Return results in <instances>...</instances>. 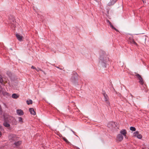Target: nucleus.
Instances as JSON below:
<instances>
[{
    "instance_id": "obj_20",
    "label": "nucleus",
    "mask_w": 149,
    "mask_h": 149,
    "mask_svg": "<svg viewBox=\"0 0 149 149\" xmlns=\"http://www.w3.org/2000/svg\"><path fill=\"white\" fill-rule=\"evenodd\" d=\"M130 130L133 131H135L136 130V128L133 127H131L130 128Z\"/></svg>"
},
{
    "instance_id": "obj_2",
    "label": "nucleus",
    "mask_w": 149,
    "mask_h": 149,
    "mask_svg": "<svg viewBox=\"0 0 149 149\" xmlns=\"http://www.w3.org/2000/svg\"><path fill=\"white\" fill-rule=\"evenodd\" d=\"M71 82L74 85H78V75L76 72H74L70 79Z\"/></svg>"
},
{
    "instance_id": "obj_5",
    "label": "nucleus",
    "mask_w": 149,
    "mask_h": 149,
    "mask_svg": "<svg viewBox=\"0 0 149 149\" xmlns=\"http://www.w3.org/2000/svg\"><path fill=\"white\" fill-rule=\"evenodd\" d=\"M16 136V135L15 134H10L9 136V138L12 140L14 141L15 140Z\"/></svg>"
},
{
    "instance_id": "obj_24",
    "label": "nucleus",
    "mask_w": 149,
    "mask_h": 149,
    "mask_svg": "<svg viewBox=\"0 0 149 149\" xmlns=\"http://www.w3.org/2000/svg\"><path fill=\"white\" fill-rule=\"evenodd\" d=\"M106 102V105L107 106H110V102L108 100H107L106 101H105Z\"/></svg>"
},
{
    "instance_id": "obj_23",
    "label": "nucleus",
    "mask_w": 149,
    "mask_h": 149,
    "mask_svg": "<svg viewBox=\"0 0 149 149\" xmlns=\"http://www.w3.org/2000/svg\"><path fill=\"white\" fill-rule=\"evenodd\" d=\"M63 140L65 141V142H66L67 143H69V141H68V140L65 137H63Z\"/></svg>"
},
{
    "instance_id": "obj_31",
    "label": "nucleus",
    "mask_w": 149,
    "mask_h": 149,
    "mask_svg": "<svg viewBox=\"0 0 149 149\" xmlns=\"http://www.w3.org/2000/svg\"><path fill=\"white\" fill-rule=\"evenodd\" d=\"M74 134L76 136H77L78 137V136H77V135L75 134Z\"/></svg>"
},
{
    "instance_id": "obj_19",
    "label": "nucleus",
    "mask_w": 149,
    "mask_h": 149,
    "mask_svg": "<svg viewBox=\"0 0 149 149\" xmlns=\"http://www.w3.org/2000/svg\"><path fill=\"white\" fill-rule=\"evenodd\" d=\"M139 134V132L138 131H136L134 132L133 134L134 136L135 137H136V136Z\"/></svg>"
},
{
    "instance_id": "obj_21",
    "label": "nucleus",
    "mask_w": 149,
    "mask_h": 149,
    "mask_svg": "<svg viewBox=\"0 0 149 149\" xmlns=\"http://www.w3.org/2000/svg\"><path fill=\"white\" fill-rule=\"evenodd\" d=\"M3 80L2 77V76L0 74V83L1 84H3Z\"/></svg>"
},
{
    "instance_id": "obj_38",
    "label": "nucleus",
    "mask_w": 149,
    "mask_h": 149,
    "mask_svg": "<svg viewBox=\"0 0 149 149\" xmlns=\"http://www.w3.org/2000/svg\"><path fill=\"white\" fill-rule=\"evenodd\" d=\"M10 49L11 50H12V49Z\"/></svg>"
},
{
    "instance_id": "obj_17",
    "label": "nucleus",
    "mask_w": 149,
    "mask_h": 149,
    "mask_svg": "<svg viewBox=\"0 0 149 149\" xmlns=\"http://www.w3.org/2000/svg\"><path fill=\"white\" fill-rule=\"evenodd\" d=\"M26 103L28 105L32 104L33 103L32 101L31 100H27Z\"/></svg>"
},
{
    "instance_id": "obj_18",
    "label": "nucleus",
    "mask_w": 149,
    "mask_h": 149,
    "mask_svg": "<svg viewBox=\"0 0 149 149\" xmlns=\"http://www.w3.org/2000/svg\"><path fill=\"white\" fill-rule=\"evenodd\" d=\"M11 27L14 30L16 27V25L15 24V23H14V24L11 23Z\"/></svg>"
},
{
    "instance_id": "obj_13",
    "label": "nucleus",
    "mask_w": 149,
    "mask_h": 149,
    "mask_svg": "<svg viewBox=\"0 0 149 149\" xmlns=\"http://www.w3.org/2000/svg\"><path fill=\"white\" fill-rule=\"evenodd\" d=\"M19 96L17 95L15 93H13L12 94V97L13 98L17 99L19 97Z\"/></svg>"
},
{
    "instance_id": "obj_1",
    "label": "nucleus",
    "mask_w": 149,
    "mask_h": 149,
    "mask_svg": "<svg viewBox=\"0 0 149 149\" xmlns=\"http://www.w3.org/2000/svg\"><path fill=\"white\" fill-rule=\"evenodd\" d=\"M108 60V57L105 52L101 51L100 52L99 63L102 66L106 68L107 67V62Z\"/></svg>"
},
{
    "instance_id": "obj_15",
    "label": "nucleus",
    "mask_w": 149,
    "mask_h": 149,
    "mask_svg": "<svg viewBox=\"0 0 149 149\" xmlns=\"http://www.w3.org/2000/svg\"><path fill=\"white\" fill-rule=\"evenodd\" d=\"M21 143V141H18L17 142H15L14 143V144H15V146H18Z\"/></svg>"
},
{
    "instance_id": "obj_9",
    "label": "nucleus",
    "mask_w": 149,
    "mask_h": 149,
    "mask_svg": "<svg viewBox=\"0 0 149 149\" xmlns=\"http://www.w3.org/2000/svg\"><path fill=\"white\" fill-rule=\"evenodd\" d=\"M117 0H111L108 3V5L110 6L113 5Z\"/></svg>"
},
{
    "instance_id": "obj_36",
    "label": "nucleus",
    "mask_w": 149,
    "mask_h": 149,
    "mask_svg": "<svg viewBox=\"0 0 149 149\" xmlns=\"http://www.w3.org/2000/svg\"><path fill=\"white\" fill-rule=\"evenodd\" d=\"M17 123V122H16V123H15V124H16Z\"/></svg>"
},
{
    "instance_id": "obj_4",
    "label": "nucleus",
    "mask_w": 149,
    "mask_h": 149,
    "mask_svg": "<svg viewBox=\"0 0 149 149\" xmlns=\"http://www.w3.org/2000/svg\"><path fill=\"white\" fill-rule=\"evenodd\" d=\"M123 135L121 134H118L117 136V139L118 141H121L123 139Z\"/></svg>"
},
{
    "instance_id": "obj_22",
    "label": "nucleus",
    "mask_w": 149,
    "mask_h": 149,
    "mask_svg": "<svg viewBox=\"0 0 149 149\" xmlns=\"http://www.w3.org/2000/svg\"><path fill=\"white\" fill-rule=\"evenodd\" d=\"M137 138L139 139H141L142 138V136L141 134H139L137 136Z\"/></svg>"
},
{
    "instance_id": "obj_14",
    "label": "nucleus",
    "mask_w": 149,
    "mask_h": 149,
    "mask_svg": "<svg viewBox=\"0 0 149 149\" xmlns=\"http://www.w3.org/2000/svg\"><path fill=\"white\" fill-rule=\"evenodd\" d=\"M3 125L5 127H9L10 126V125L6 122H4Z\"/></svg>"
},
{
    "instance_id": "obj_3",
    "label": "nucleus",
    "mask_w": 149,
    "mask_h": 149,
    "mask_svg": "<svg viewBox=\"0 0 149 149\" xmlns=\"http://www.w3.org/2000/svg\"><path fill=\"white\" fill-rule=\"evenodd\" d=\"M136 76L139 79V83L141 84H143V80L141 76L139 74H137L136 75Z\"/></svg>"
},
{
    "instance_id": "obj_29",
    "label": "nucleus",
    "mask_w": 149,
    "mask_h": 149,
    "mask_svg": "<svg viewBox=\"0 0 149 149\" xmlns=\"http://www.w3.org/2000/svg\"><path fill=\"white\" fill-rule=\"evenodd\" d=\"M8 93H7V92H5L4 94H3V95H8Z\"/></svg>"
},
{
    "instance_id": "obj_30",
    "label": "nucleus",
    "mask_w": 149,
    "mask_h": 149,
    "mask_svg": "<svg viewBox=\"0 0 149 149\" xmlns=\"http://www.w3.org/2000/svg\"><path fill=\"white\" fill-rule=\"evenodd\" d=\"M2 135V133L0 131V137H1V136Z\"/></svg>"
},
{
    "instance_id": "obj_32",
    "label": "nucleus",
    "mask_w": 149,
    "mask_h": 149,
    "mask_svg": "<svg viewBox=\"0 0 149 149\" xmlns=\"http://www.w3.org/2000/svg\"><path fill=\"white\" fill-rule=\"evenodd\" d=\"M56 68H59V69H60V68H58V67H56Z\"/></svg>"
},
{
    "instance_id": "obj_6",
    "label": "nucleus",
    "mask_w": 149,
    "mask_h": 149,
    "mask_svg": "<svg viewBox=\"0 0 149 149\" xmlns=\"http://www.w3.org/2000/svg\"><path fill=\"white\" fill-rule=\"evenodd\" d=\"M17 113L19 116H22L24 114L23 111L21 109H18L17 110Z\"/></svg>"
},
{
    "instance_id": "obj_12",
    "label": "nucleus",
    "mask_w": 149,
    "mask_h": 149,
    "mask_svg": "<svg viewBox=\"0 0 149 149\" xmlns=\"http://www.w3.org/2000/svg\"><path fill=\"white\" fill-rule=\"evenodd\" d=\"M29 111L31 114L34 115L36 114V112H35L33 108H30L29 109Z\"/></svg>"
},
{
    "instance_id": "obj_8",
    "label": "nucleus",
    "mask_w": 149,
    "mask_h": 149,
    "mask_svg": "<svg viewBox=\"0 0 149 149\" xmlns=\"http://www.w3.org/2000/svg\"><path fill=\"white\" fill-rule=\"evenodd\" d=\"M103 94L104 96V101H106L107 100H108L109 98L104 91H103Z\"/></svg>"
},
{
    "instance_id": "obj_25",
    "label": "nucleus",
    "mask_w": 149,
    "mask_h": 149,
    "mask_svg": "<svg viewBox=\"0 0 149 149\" xmlns=\"http://www.w3.org/2000/svg\"><path fill=\"white\" fill-rule=\"evenodd\" d=\"M132 42L135 44V45H137V44L135 42V41H134V39H132Z\"/></svg>"
},
{
    "instance_id": "obj_7",
    "label": "nucleus",
    "mask_w": 149,
    "mask_h": 149,
    "mask_svg": "<svg viewBox=\"0 0 149 149\" xmlns=\"http://www.w3.org/2000/svg\"><path fill=\"white\" fill-rule=\"evenodd\" d=\"M107 22L109 23L110 27L112 29H114L116 31H118L117 29H116L113 26L111 22L109 20H108Z\"/></svg>"
},
{
    "instance_id": "obj_33",
    "label": "nucleus",
    "mask_w": 149,
    "mask_h": 149,
    "mask_svg": "<svg viewBox=\"0 0 149 149\" xmlns=\"http://www.w3.org/2000/svg\"><path fill=\"white\" fill-rule=\"evenodd\" d=\"M13 22H14V19H13Z\"/></svg>"
},
{
    "instance_id": "obj_27",
    "label": "nucleus",
    "mask_w": 149,
    "mask_h": 149,
    "mask_svg": "<svg viewBox=\"0 0 149 149\" xmlns=\"http://www.w3.org/2000/svg\"><path fill=\"white\" fill-rule=\"evenodd\" d=\"M31 68L33 69H36V68L35 67L33 66H32V67H31Z\"/></svg>"
},
{
    "instance_id": "obj_16",
    "label": "nucleus",
    "mask_w": 149,
    "mask_h": 149,
    "mask_svg": "<svg viewBox=\"0 0 149 149\" xmlns=\"http://www.w3.org/2000/svg\"><path fill=\"white\" fill-rule=\"evenodd\" d=\"M18 118L19 122L20 123H23V119L22 118H21V117H19Z\"/></svg>"
},
{
    "instance_id": "obj_35",
    "label": "nucleus",
    "mask_w": 149,
    "mask_h": 149,
    "mask_svg": "<svg viewBox=\"0 0 149 149\" xmlns=\"http://www.w3.org/2000/svg\"><path fill=\"white\" fill-rule=\"evenodd\" d=\"M17 123V122H16V123H15V124H16Z\"/></svg>"
},
{
    "instance_id": "obj_11",
    "label": "nucleus",
    "mask_w": 149,
    "mask_h": 149,
    "mask_svg": "<svg viewBox=\"0 0 149 149\" xmlns=\"http://www.w3.org/2000/svg\"><path fill=\"white\" fill-rule=\"evenodd\" d=\"M120 133L121 134L123 135V136H126L127 132L125 130H122L120 131Z\"/></svg>"
},
{
    "instance_id": "obj_34",
    "label": "nucleus",
    "mask_w": 149,
    "mask_h": 149,
    "mask_svg": "<svg viewBox=\"0 0 149 149\" xmlns=\"http://www.w3.org/2000/svg\"><path fill=\"white\" fill-rule=\"evenodd\" d=\"M131 96L132 97H133L132 95L131 94Z\"/></svg>"
},
{
    "instance_id": "obj_26",
    "label": "nucleus",
    "mask_w": 149,
    "mask_h": 149,
    "mask_svg": "<svg viewBox=\"0 0 149 149\" xmlns=\"http://www.w3.org/2000/svg\"><path fill=\"white\" fill-rule=\"evenodd\" d=\"M36 70L38 72L40 70H41V69L39 68H36Z\"/></svg>"
},
{
    "instance_id": "obj_10",
    "label": "nucleus",
    "mask_w": 149,
    "mask_h": 149,
    "mask_svg": "<svg viewBox=\"0 0 149 149\" xmlns=\"http://www.w3.org/2000/svg\"><path fill=\"white\" fill-rule=\"evenodd\" d=\"M16 36L17 37V39L20 41H21L22 40V36L18 34H16Z\"/></svg>"
},
{
    "instance_id": "obj_37",
    "label": "nucleus",
    "mask_w": 149,
    "mask_h": 149,
    "mask_svg": "<svg viewBox=\"0 0 149 149\" xmlns=\"http://www.w3.org/2000/svg\"><path fill=\"white\" fill-rule=\"evenodd\" d=\"M17 123V122H16V123H15V124H16Z\"/></svg>"
},
{
    "instance_id": "obj_28",
    "label": "nucleus",
    "mask_w": 149,
    "mask_h": 149,
    "mask_svg": "<svg viewBox=\"0 0 149 149\" xmlns=\"http://www.w3.org/2000/svg\"><path fill=\"white\" fill-rule=\"evenodd\" d=\"M70 130L74 134V133H75V132L74 131H73L72 129H70Z\"/></svg>"
}]
</instances>
